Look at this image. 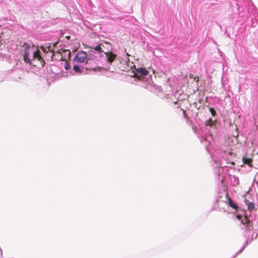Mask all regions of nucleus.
I'll return each instance as SVG.
<instances>
[{"mask_svg": "<svg viewBox=\"0 0 258 258\" xmlns=\"http://www.w3.org/2000/svg\"><path fill=\"white\" fill-rule=\"evenodd\" d=\"M233 155V152L229 149L225 150L222 148L219 150L216 155L211 157L214 162L213 167L216 168L215 172L218 176L219 181L222 183L226 177V174L228 170L226 164L229 163Z\"/></svg>", "mask_w": 258, "mask_h": 258, "instance_id": "1", "label": "nucleus"}, {"mask_svg": "<svg viewBox=\"0 0 258 258\" xmlns=\"http://www.w3.org/2000/svg\"><path fill=\"white\" fill-rule=\"evenodd\" d=\"M24 47H25L24 54V59L25 62L32 64V62L31 61L35 59L39 60L41 56L40 52L34 46L31 47L27 43H24Z\"/></svg>", "mask_w": 258, "mask_h": 258, "instance_id": "2", "label": "nucleus"}, {"mask_svg": "<svg viewBox=\"0 0 258 258\" xmlns=\"http://www.w3.org/2000/svg\"><path fill=\"white\" fill-rule=\"evenodd\" d=\"M134 76L138 79L145 82L146 84L145 87L148 89H149V86H151L153 83L152 75L144 68L139 67L135 68Z\"/></svg>", "mask_w": 258, "mask_h": 258, "instance_id": "3", "label": "nucleus"}, {"mask_svg": "<svg viewBox=\"0 0 258 258\" xmlns=\"http://www.w3.org/2000/svg\"><path fill=\"white\" fill-rule=\"evenodd\" d=\"M242 213L243 215H236L237 219L240 221V226L242 229L245 228L246 231H251L252 228V223L248 217V213L246 212Z\"/></svg>", "mask_w": 258, "mask_h": 258, "instance_id": "4", "label": "nucleus"}, {"mask_svg": "<svg viewBox=\"0 0 258 258\" xmlns=\"http://www.w3.org/2000/svg\"><path fill=\"white\" fill-rule=\"evenodd\" d=\"M206 125L207 126V130H209L208 127L211 128L212 130H210L209 132L210 135L209 136H207L205 137H204L203 139L202 140V142L203 141L207 142L208 144H209L210 141L209 139L212 138V132H214L216 130V121L213 120L212 118L209 119L206 122Z\"/></svg>", "mask_w": 258, "mask_h": 258, "instance_id": "5", "label": "nucleus"}, {"mask_svg": "<svg viewBox=\"0 0 258 258\" xmlns=\"http://www.w3.org/2000/svg\"><path fill=\"white\" fill-rule=\"evenodd\" d=\"M87 54L85 51H80L78 52L74 58V61L79 63L87 62Z\"/></svg>", "mask_w": 258, "mask_h": 258, "instance_id": "6", "label": "nucleus"}, {"mask_svg": "<svg viewBox=\"0 0 258 258\" xmlns=\"http://www.w3.org/2000/svg\"><path fill=\"white\" fill-rule=\"evenodd\" d=\"M103 47H104V46L102 44H99L98 45L94 46L91 48L95 51L96 53H98V54H101V53L105 52L103 49Z\"/></svg>", "mask_w": 258, "mask_h": 258, "instance_id": "7", "label": "nucleus"}, {"mask_svg": "<svg viewBox=\"0 0 258 258\" xmlns=\"http://www.w3.org/2000/svg\"><path fill=\"white\" fill-rule=\"evenodd\" d=\"M104 54L106 55V57L107 58V61L110 63H111L116 57V55L112 53L105 52H104Z\"/></svg>", "mask_w": 258, "mask_h": 258, "instance_id": "8", "label": "nucleus"}, {"mask_svg": "<svg viewBox=\"0 0 258 258\" xmlns=\"http://www.w3.org/2000/svg\"><path fill=\"white\" fill-rule=\"evenodd\" d=\"M230 180L232 182V184L234 186L237 185L239 184L238 178L235 175L232 176L230 178Z\"/></svg>", "mask_w": 258, "mask_h": 258, "instance_id": "9", "label": "nucleus"}, {"mask_svg": "<svg viewBox=\"0 0 258 258\" xmlns=\"http://www.w3.org/2000/svg\"><path fill=\"white\" fill-rule=\"evenodd\" d=\"M74 71L78 73H82L83 72V68H81V66L78 64H74L73 66Z\"/></svg>", "mask_w": 258, "mask_h": 258, "instance_id": "10", "label": "nucleus"}, {"mask_svg": "<svg viewBox=\"0 0 258 258\" xmlns=\"http://www.w3.org/2000/svg\"><path fill=\"white\" fill-rule=\"evenodd\" d=\"M228 204L230 207L235 210H237L238 208V206L230 198L228 199Z\"/></svg>", "mask_w": 258, "mask_h": 258, "instance_id": "11", "label": "nucleus"}, {"mask_svg": "<svg viewBox=\"0 0 258 258\" xmlns=\"http://www.w3.org/2000/svg\"><path fill=\"white\" fill-rule=\"evenodd\" d=\"M248 245V241H246L244 243V245L236 252L235 255L234 256H233V257L232 258L235 257L238 254L240 253L244 250V249L245 248V246L246 245Z\"/></svg>", "mask_w": 258, "mask_h": 258, "instance_id": "12", "label": "nucleus"}, {"mask_svg": "<svg viewBox=\"0 0 258 258\" xmlns=\"http://www.w3.org/2000/svg\"><path fill=\"white\" fill-rule=\"evenodd\" d=\"M247 208L249 210V213H250L251 211L254 210L255 209V206L252 203L249 202L247 204Z\"/></svg>", "mask_w": 258, "mask_h": 258, "instance_id": "13", "label": "nucleus"}, {"mask_svg": "<svg viewBox=\"0 0 258 258\" xmlns=\"http://www.w3.org/2000/svg\"><path fill=\"white\" fill-rule=\"evenodd\" d=\"M209 110L212 116L215 117L217 115L216 111L214 108H210Z\"/></svg>", "mask_w": 258, "mask_h": 258, "instance_id": "14", "label": "nucleus"}, {"mask_svg": "<svg viewBox=\"0 0 258 258\" xmlns=\"http://www.w3.org/2000/svg\"><path fill=\"white\" fill-rule=\"evenodd\" d=\"M243 162L244 164H247L249 165L251 162V160L249 158H243Z\"/></svg>", "mask_w": 258, "mask_h": 258, "instance_id": "15", "label": "nucleus"}, {"mask_svg": "<svg viewBox=\"0 0 258 258\" xmlns=\"http://www.w3.org/2000/svg\"><path fill=\"white\" fill-rule=\"evenodd\" d=\"M65 68H66V70H69V69L70 68V67H69L68 65H67H67H66V66H65Z\"/></svg>", "mask_w": 258, "mask_h": 258, "instance_id": "16", "label": "nucleus"}, {"mask_svg": "<svg viewBox=\"0 0 258 258\" xmlns=\"http://www.w3.org/2000/svg\"><path fill=\"white\" fill-rule=\"evenodd\" d=\"M128 56V54L126 53V57Z\"/></svg>", "mask_w": 258, "mask_h": 258, "instance_id": "17", "label": "nucleus"}]
</instances>
